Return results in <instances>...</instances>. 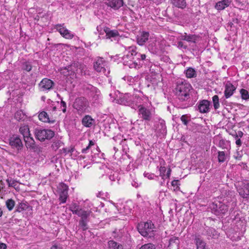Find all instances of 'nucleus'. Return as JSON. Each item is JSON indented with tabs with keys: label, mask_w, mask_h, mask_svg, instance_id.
Masks as SVG:
<instances>
[{
	"label": "nucleus",
	"mask_w": 249,
	"mask_h": 249,
	"mask_svg": "<svg viewBox=\"0 0 249 249\" xmlns=\"http://www.w3.org/2000/svg\"><path fill=\"white\" fill-rule=\"evenodd\" d=\"M191 85L185 80H178L176 83L175 92L178 99L181 101H187L190 98V91Z\"/></svg>",
	"instance_id": "1"
},
{
	"label": "nucleus",
	"mask_w": 249,
	"mask_h": 249,
	"mask_svg": "<svg viewBox=\"0 0 249 249\" xmlns=\"http://www.w3.org/2000/svg\"><path fill=\"white\" fill-rule=\"evenodd\" d=\"M126 53L122 57L124 65L128 66L130 68H136L140 65L137 61L136 55L137 54V47L134 46L125 47Z\"/></svg>",
	"instance_id": "2"
},
{
	"label": "nucleus",
	"mask_w": 249,
	"mask_h": 249,
	"mask_svg": "<svg viewBox=\"0 0 249 249\" xmlns=\"http://www.w3.org/2000/svg\"><path fill=\"white\" fill-rule=\"evenodd\" d=\"M137 228L140 233L144 237H151L154 235L155 226L151 221L141 222Z\"/></svg>",
	"instance_id": "3"
},
{
	"label": "nucleus",
	"mask_w": 249,
	"mask_h": 249,
	"mask_svg": "<svg viewBox=\"0 0 249 249\" xmlns=\"http://www.w3.org/2000/svg\"><path fill=\"white\" fill-rule=\"evenodd\" d=\"M34 134L36 138L41 142L45 140H50L54 136V132L51 129L36 128L35 129Z\"/></svg>",
	"instance_id": "4"
},
{
	"label": "nucleus",
	"mask_w": 249,
	"mask_h": 249,
	"mask_svg": "<svg viewBox=\"0 0 249 249\" xmlns=\"http://www.w3.org/2000/svg\"><path fill=\"white\" fill-rule=\"evenodd\" d=\"M93 67L96 71L103 73L105 75L107 76L109 73L110 70L107 66V62L102 57L97 58L94 63Z\"/></svg>",
	"instance_id": "5"
},
{
	"label": "nucleus",
	"mask_w": 249,
	"mask_h": 249,
	"mask_svg": "<svg viewBox=\"0 0 249 249\" xmlns=\"http://www.w3.org/2000/svg\"><path fill=\"white\" fill-rule=\"evenodd\" d=\"M210 208L216 215L225 214L228 210L227 206L220 201L212 203L210 205Z\"/></svg>",
	"instance_id": "6"
},
{
	"label": "nucleus",
	"mask_w": 249,
	"mask_h": 249,
	"mask_svg": "<svg viewBox=\"0 0 249 249\" xmlns=\"http://www.w3.org/2000/svg\"><path fill=\"white\" fill-rule=\"evenodd\" d=\"M88 106V102L84 97L77 98L73 104V107L79 113L84 112Z\"/></svg>",
	"instance_id": "7"
},
{
	"label": "nucleus",
	"mask_w": 249,
	"mask_h": 249,
	"mask_svg": "<svg viewBox=\"0 0 249 249\" xmlns=\"http://www.w3.org/2000/svg\"><path fill=\"white\" fill-rule=\"evenodd\" d=\"M138 113L139 115H141V118L144 121H150L152 119L151 111L142 106H139Z\"/></svg>",
	"instance_id": "8"
},
{
	"label": "nucleus",
	"mask_w": 249,
	"mask_h": 249,
	"mask_svg": "<svg viewBox=\"0 0 249 249\" xmlns=\"http://www.w3.org/2000/svg\"><path fill=\"white\" fill-rule=\"evenodd\" d=\"M54 83L48 78H44L39 84V89L42 91H47L52 89L54 86Z\"/></svg>",
	"instance_id": "9"
},
{
	"label": "nucleus",
	"mask_w": 249,
	"mask_h": 249,
	"mask_svg": "<svg viewBox=\"0 0 249 249\" xmlns=\"http://www.w3.org/2000/svg\"><path fill=\"white\" fill-rule=\"evenodd\" d=\"M179 38L182 40H185L189 43H196L199 40V36L193 34H188L186 33L181 34Z\"/></svg>",
	"instance_id": "10"
},
{
	"label": "nucleus",
	"mask_w": 249,
	"mask_h": 249,
	"mask_svg": "<svg viewBox=\"0 0 249 249\" xmlns=\"http://www.w3.org/2000/svg\"><path fill=\"white\" fill-rule=\"evenodd\" d=\"M9 144L17 150L21 149L23 147V144L20 138L18 136H13L9 139Z\"/></svg>",
	"instance_id": "11"
},
{
	"label": "nucleus",
	"mask_w": 249,
	"mask_h": 249,
	"mask_svg": "<svg viewBox=\"0 0 249 249\" xmlns=\"http://www.w3.org/2000/svg\"><path fill=\"white\" fill-rule=\"evenodd\" d=\"M56 30L60 33L61 35L67 39H71L73 37V35L71 32L63 27V24H58L56 26Z\"/></svg>",
	"instance_id": "12"
},
{
	"label": "nucleus",
	"mask_w": 249,
	"mask_h": 249,
	"mask_svg": "<svg viewBox=\"0 0 249 249\" xmlns=\"http://www.w3.org/2000/svg\"><path fill=\"white\" fill-rule=\"evenodd\" d=\"M210 102L207 100L199 101L197 105V109L201 113H205L210 111Z\"/></svg>",
	"instance_id": "13"
},
{
	"label": "nucleus",
	"mask_w": 249,
	"mask_h": 249,
	"mask_svg": "<svg viewBox=\"0 0 249 249\" xmlns=\"http://www.w3.org/2000/svg\"><path fill=\"white\" fill-rule=\"evenodd\" d=\"M155 127L156 131L161 134H165L166 133V126L165 121L161 119H159L158 123L155 125Z\"/></svg>",
	"instance_id": "14"
},
{
	"label": "nucleus",
	"mask_w": 249,
	"mask_h": 249,
	"mask_svg": "<svg viewBox=\"0 0 249 249\" xmlns=\"http://www.w3.org/2000/svg\"><path fill=\"white\" fill-rule=\"evenodd\" d=\"M149 34L147 32H143L140 36L137 37V42L140 45L142 46L148 40Z\"/></svg>",
	"instance_id": "15"
},
{
	"label": "nucleus",
	"mask_w": 249,
	"mask_h": 249,
	"mask_svg": "<svg viewBox=\"0 0 249 249\" xmlns=\"http://www.w3.org/2000/svg\"><path fill=\"white\" fill-rule=\"evenodd\" d=\"M236 88L231 83H227L225 86L224 91L225 96L226 98L230 97L235 90Z\"/></svg>",
	"instance_id": "16"
},
{
	"label": "nucleus",
	"mask_w": 249,
	"mask_h": 249,
	"mask_svg": "<svg viewBox=\"0 0 249 249\" xmlns=\"http://www.w3.org/2000/svg\"><path fill=\"white\" fill-rule=\"evenodd\" d=\"M133 98V97H129L128 94H125L120 99V104L125 106L132 107L134 105L132 100Z\"/></svg>",
	"instance_id": "17"
},
{
	"label": "nucleus",
	"mask_w": 249,
	"mask_h": 249,
	"mask_svg": "<svg viewBox=\"0 0 249 249\" xmlns=\"http://www.w3.org/2000/svg\"><path fill=\"white\" fill-rule=\"evenodd\" d=\"M231 2V0H221L216 3L215 8L218 11L222 10L228 7Z\"/></svg>",
	"instance_id": "18"
},
{
	"label": "nucleus",
	"mask_w": 249,
	"mask_h": 249,
	"mask_svg": "<svg viewBox=\"0 0 249 249\" xmlns=\"http://www.w3.org/2000/svg\"><path fill=\"white\" fill-rule=\"evenodd\" d=\"M237 191L238 192L240 196L243 198L249 197V183L243 188H237Z\"/></svg>",
	"instance_id": "19"
},
{
	"label": "nucleus",
	"mask_w": 249,
	"mask_h": 249,
	"mask_svg": "<svg viewBox=\"0 0 249 249\" xmlns=\"http://www.w3.org/2000/svg\"><path fill=\"white\" fill-rule=\"evenodd\" d=\"M124 4L123 0H111L107 5L112 8L117 10L122 6Z\"/></svg>",
	"instance_id": "20"
},
{
	"label": "nucleus",
	"mask_w": 249,
	"mask_h": 249,
	"mask_svg": "<svg viewBox=\"0 0 249 249\" xmlns=\"http://www.w3.org/2000/svg\"><path fill=\"white\" fill-rule=\"evenodd\" d=\"M26 146L27 148L35 150L36 149V146L35 144V142L32 137L30 136L24 138Z\"/></svg>",
	"instance_id": "21"
},
{
	"label": "nucleus",
	"mask_w": 249,
	"mask_h": 249,
	"mask_svg": "<svg viewBox=\"0 0 249 249\" xmlns=\"http://www.w3.org/2000/svg\"><path fill=\"white\" fill-rule=\"evenodd\" d=\"M82 123L84 126L90 127L94 124L95 121L90 116L86 115L83 118Z\"/></svg>",
	"instance_id": "22"
},
{
	"label": "nucleus",
	"mask_w": 249,
	"mask_h": 249,
	"mask_svg": "<svg viewBox=\"0 0 249 249\" xmlns=\"http://www.w3.org/2000/svg\"><path fill=\"white\" fill-rule=\"evenodd\" d=\"M195 241L196 246V249H208L205 242L199 236H196Z\"/></svg>",
	"instance_id": "23"
},
{
	"label": "nucleus",
	"mask_w": 249,
	"mask_h": 249,
	"mask_svg": "<svg viewBox=\"0 0 249 249\" xmlns=\"http://www.w3.org/2000/svg\"><path fill=\"white\" fill-rule=\"evenodd\" d=\"M148 43V45L147 46L148 50L153 53H157L158 49L156 46V40L150 38Z\"/></svg>",
	"instance_id": "24"
},
{
	"label": "nucleus",
	"mask_w": 249,
	"mask_h": 249,
	"mask_svg": "<svg viewBox=\"0 0 249 249\" xmlns=\"http://www.w3.org/2000/svg\"><path fill=\"white\" fill-rule=\"evenodd\" d=\"M38 119L40 121L44 123H53L54 122L53 120L51 121L50 120L48 114L45 111H42L39 113Z\"/></svg>",
	"instance_id": "25"
},
{
	"label": "nucleus",
	"mask_w": 249,
	"mask_h": 249,
	"mask_svg": "<svg viewBox=\"0 0 249 249\" xmlns=\"http://www.w3.org/2000/svg\"><path fill=\"white\" fill-rule=\"evenodd\" d=\"M104 31L106 34L107 38L116 37L119 36L118 32L116 30H111L109 28L105 27Z\"/></svg>",
	"instance_id": "26"
},
{
	"label": "nucleus",
	"mask_w": 249,
	"mask_h": 249,
	"mask_svg": "<svg viewBox=\"0 0 249 249\" xmlns=\"http://www.w3.org/2000/svg\"><path fill=\"white\" fill-rule=\"evenodd\" d=\"M172 3L175 6L181 9H184L186 7L185 0H172Z\"/></svg>",
	"instance_id": "27"
},
{
	"label": "nucleus",
	"mask_w": 249,
	"mask_h": 249,
	"mask_svg": "<svg viewBox=\"0 0 249 249\" xmlns=\"http://www.w3.org/2000/svg\"><path fill=\"white\" fill-rule=\"evenodd\" d=\"M108 249H123V246L119 243L113 240L108 242Z\"/></svg>",
	"instance_id": "28"
},
{
	"label": "nucleus",
	"mask_w": 249,
	"mask_h": 249,
	"mask_svg": "<svg viewBox=\"0 0 249 249\" xmlns=\"http://www.w3.org/2000/svg\"><path fill=\"white\" fill-rule=\"evenodd\" d=\"M7 183H8V186L10 187L14 188L16 190H19V187L18 185V182L17 181L13 179L12 178H7L6 180Z\"/></svg>",
	"instance_id": "29"
},
{
	"label": "nucleus",
	"mask_w": 249,
	"mask_h": 249,
	"mask_svg": "<svg viewBox=\"0 0 249 249\" xmlns=\"http://www.w3.org/2000/svg\"><path fill=\"white\" fill-rule=\"evenodd\" d=\"M19 131L23 135L24 138H25L30 135L28 126L24 125L20 127Z\"/></svg>",
	"instance_id": "30"
},
{
	"label": "nucleus",
	"mask_w": 249,
	"mask_h": 249,
	"mask_svg": "<svg viewBox=\"0 0 249 249\" xmlns=\"http://www.w3.org/2000/svg\"><path fill=\"white\" fill-rule=\"evenodd\" d=\"M185 74L187 78H193L195 77L196 75V71L194 69L192 68H189L185 71Z\"/></svg>",
	"instance_id": "31"
},
{
	"label": "nucleus",
	"mask_w": 249,
	"mask_h": 249,
	"mask_svg": "<svg viewBox=\"0 0 249 249\" xmlns=\"http://www.w3.org/2000/svg\"><path fill=\"white\" fill-rule=\"evenodd\" d=\"M89 211H85L82 209L80 210V211L77 214V215L81 217V219H87L89 215Z\"/></svg>",
	"instance_id": "32"
},
{
	"label": "nucleus",
	"mask_w": 249,
	"mask_h": 249,
	"mask_svg": "<svg viewBox=\"0 0 249 249\" xmlns=\"http://www.w3.org/2000/svg\"><path fill=\"white\" fill-rule=\"evenodd\" d=\"M15 205V201L12 199H8L6 201V206L9 211L13 210Z\"/></svg>",
	"instance_id": "33"
},
{
	"label": "nucleus",
	"mask_w": 249,
	"mask_h": 249,
	"mask_svg": "<svg viewBox=\"0 0 249 249\" xmlns=\"http://www.w3.org/2000/svg\"><path fill=\"white\" fill-rule=\"evenodd\" d=\"M81 208L79 207V205H78L76 203H72L70 207V210L72 212L73 214H77Z\"/></svg>",
	"instance_id": "34"
},
{
	"label": "nucleus",
	"mask_w": 249,
	"mask_h": 249,
	"mask_svg": "<svg viewBox=\"0 0 249 249\" xmlns=\"http://www.w3.org/2000/svg\"><path fill=\"white\" fill-rule=\"evenodd\" d=\"M59 200L62 203H65L68 197V192H60Z\"/></svg>",
	"instance_id": "35"
},
{
	"label": "nucleus",
	"mask_w": 249,
	"mask_h": 249,
	"mask_svg": "<svg viewBox=\"0 0 249 249\" xmlns=\"http://www.w3.org/2000/svg\"><path fill=\"white\" fill-rule=\"evenodd\" d=\"M213 107L215 109H217L219 107L220 105L219 102V97L217 95H215L213 97Z\"/></svg>",
	"instance_id": "36"
},
{
	"label": "nucleus",
	"mask_w": 249,
	"mask_h": 249,
	"mask_svg": "<svg viewBox=\"0 0 249 249\" xmlns=\"http://www.w3.org/2000/svg\"><path fill=\"white\" fill-rule=\"evenodd\" d=\"M15 118L18 121H20L24 120L25 118V116L21 111H18L15 113Z\"/></svg>",
	"instance_id": "37"
},
{
	"label": "nucleus",
	"mask_w": 249,
	"mask_h": 249,
	"mask_svg": "<svg viewBox=\"0 0 249 249\" xmlns=\"http://www.w3.org/2000/svg\"><path fill=\"white\" fill-rule=\"evenodd\" d=\"M207 235L211 238H214L216 235L215 230L212 228H209L207 230Z\"/></svg>",
	"instance_id": "38"
},
{
	"label": "nucleus",
	"mask_w": 249,
	"mask_h": 249,
	"mask_svg": "<svg viewBox=\"0 0 249 249\" xmlns=\"http://www.w3.org/2000/svg\"><path fill=\"white\" fill-rule=\"evenodd\" d=\"M226 159L225 153L224 151H220L218 152V160L219 162H223Z\"/></svg>",
	"instance_id": "39"
},
{
	"label": "nucleus",
	"mask_w": 249,
	"mask_h": 249,
	"mask_svg": "<svg viewBox=\"0 0 249 249\" xmlns=\"http://www.w3.org/2000/svg\"><path fill=\"white\" fill-rule=\"evenodd\" d=\"M79 226L83 231L86 230L88 229L87 219H81L79 221Z\"/></svg>",
	"instance_id": "40"
},
{
	"label": "nucleus",
	"mask_w": 249,
	"mask_h": 249,
	"mask_svg": "<svg viewBox=\"0 0 249 249\" xmlns=\"http://www.w3.org/2000/svg\"><path fill=\"white\" fill-rule=\"evenodd\" d=\"M241 97L243 99L247 100L249 98V94L248 91L245 89H241L240 90Z\"/></svg>",
	"instance_id": "41"
},
{
	"label": "nucleus",
	"mask_w": 249,
	"mask_h": 249,
	"mask_svg": "<svg viewBox=\"0 0 249 249\" xmlns=\"http://www.w3.org/2000/svg\"><path fill=\"white\" fill-rule=\"evenodd\" d=\"M136 58L137 60V61L138 62L139 64H140V61L141 60L142 61L145 59L146 58V55L144 54H141L140 53H138L137 52V54L136 55Z\"/></svg>",
	"instance_id": "42"
},
{
	"label": "nucleus",
	"mask_w": 249,
	"mask_h": 249,
	"mask_svg": "<svg viewBox=\"0 0 249 249\" xmlns=\"http://www.w3.org/2000/svg\"><path fill=\"white\" fill-rule=\"evenodd\" d=\"M140 249H156V247L152 243H147L142 245Z\"/></svg>",
	"instance_id": "43"
},
{
	"label": "nucleus",
	"mask_w": 249,
	"mask_h": 249,
	"mask_svg": "<svg viewBox=\"0 0 249 249\" xmlns=\"http://www.w3.org/2000/svg\"><path fill=\"white\" fill-rule=\"evenodd\" d=\"M59 189L60 192H67L68 191V186L64 183L59 184Z\"/></svg>",
	"instance_id": "44"
},
{
	"label": "nucleus",
	"mask_w": 249,
	"mask_h": 249,
	"mask_svg": "<svg viewBox=\"0 0 249 249\" xmlns=\"http://www.w3.org/2000/svg\"><path fill=\"white\" fill-rule=\"evenodd\" d=\"M62 143L60 141H56L52 144V147L54 150H56L61 146Z\"/></svg>",
	"instance_id": "45"
},
{
	"label": "nucleus",
	"mask_w": 249,
	"mask_h": 249,
	"mask_svg": "<svg viewBox=\"0 0 249 249\" xmlns=\"http://www.w3.org/2000/svg\"><path fill=\"white\" fill-rule=\"evenodd\" d=\"M179 239L177 237H173L169 240L170 245L175 243L176 245L178 246L179 244Z\"/></svg>",
	"instance_id": "46"
},
{
	"label": "nucleus",
	"mask_w": 249,
	"mask_h": 249,
	"mask_svg": "<svg viewBox=\"0 0 249 249\" xmlns=\"http://www.w3.org/2000/svg\"><path fill=\"white\" fill-rule=\"evenodd\" d=\"M177 47L178 49H187L188 47L186 45L184 44V43L181 41H178L177 44Z\"/></svg>",
	"instance_id": "47"
},
{
	"label": "nucleus",
	"mask_w": 249,
	"mask_h": 249,
	"mask_svg": "<svg viewBox=\"0 0 249 249\" xmlns=\"http://www.w3.org/2000/svg\"><path fill=\"white\" fill-rule=\"evenodd\" d=\"M32 68V66L29 63L25 62L23 65V69L27 71H30Z\"/></svg>",
	"instance_id": "48"
},
{
	"label": "nucleus",
	"mask_w": 249,
	"mask_h": 249,
	"mask_svg": "<svg viewBox=\"0 0 249 249\" xmlns=\"http://www.w3.org/2000/svg\"><path fill=\"white\" fill-rule=\"evenodd\" d=\"M25 208H26V205L25 204L20 203L18 205V206L17 209V211L18 212H20L22 211L25 210Z\"/></svg>",
	"instance_id": "49"
},
{
	"label": "nucleus",
	"mask_w": 249,
	"mask_h": 249,
	"mask_svg": "<svg viewBox=\"0 0 249 249\" xmlns=\"http://www.w3.org/2000/svg\"><path fill=\"white\" fill-rule=\"evenodd\" d=\"M181 121L184 124L187 125L188 123V121L187 119V116L186 115H183L180 118Z\"/></svg>",
	"instance_id": "50"
},
{
	"label": "nucleus",
	"mask_w": 249,
	"mask_h": 249,
	"mask_svg": "<svg viewBox=\"0 0 249 249\" xmlns=\"http://www.w3.org/2000/svg\"><path fill=\"white\" fill-rule=\"evenodd\" d=\"M124 80H127L128 83L130 85L134 82V79L131 76H127L124 77Z\"/></svg>",
	"instance_id": "51"
},
{
	"label": "nucleus",
	"mask_w": 249,
	"mask_h": 249,
	"mask_svg": "<svg viewBox=\"0 0 249 249\" xmlns=\"http://www.w3.org/2000/svg\"><path fill=\"white\" fill-rule=\"evenodd\" d=\"M144 176L145 177L149 179H153L154 177V175L153 174H151L149 173H144Z\"/></svg>",
	"instance_id": "52"
},
{
	"label": "nucleus",
	"mask_w": 249,
	"mask_h": 249,
	"mask_svg": "<svg viewBox=\"0 0 249 249\" xmlns=\"http://www.w3.org/2000/svg\"><path fill=\"white\" fill-rule=\"evenodd\" d=\"M166 171V168L165 167H160V176L164 175V173Z\"/></svg>",
	"instance_id": "53"
},
{
	"label": "nucleus",
	"mask_w": 249,
	"mask_h": 249,
	"mask_svg": "<svg viewBox=\"0 0 249 249\" xmlns=\"http://www.w3.org/2000/svg\"><path fill=\"white\" fill-rule=\"evenodd\" d=\"M61 105L63 107V108L62 109L63 112H65L66 111V103L64 101H62L61 102Z\"/></svg>",
	"instance_id": "54"
},
{
	"label": "nucleus",
	"mask_w": 249,
	"mask_h": 249,
	"mask_svg": "<svg viewBox=\"0 0 249 249\" xmlns=\"http://www.w3.org/2000/svg\"><path fill=\"white\" fill-rule=\"evenodd\" d=\"M50 249H61V247L60 245L54 244L53 245V246Z\"/></svg>",
	"instance_id": "55"
},
{
	"label": "nucleus",
	"mask_w": 249,
	"mask_h": 249,
	"mask_svg": "<svg viewBox=\"0 0 249 249\" xmlns=\"http://www.w3.org/2000/svg\"><path fill=\"white\" fill-rule=\"evenodd\" d=\"M236 137H238L240 138H241L244 135L243 133L241 131H238L237 133H236Z\"/></svg>",
	"instance_id": "56"
},
{
	"label": "nucleus",
	"mask_w": 249,
	"mask_h": 249,
	"mask_svg": "<svg viewBox=\"0 0 249 249\" xmlns=\"http://www.w3.org/2000/svg\"><path fill=\"white\" fill-rule=\"evenodd\" d=\"M241 138L240 139H238L237 140H236V142H235V143L238 146H241L242 145V142L240 140Z\"/></svg>",
	"instance_id": "57"
},
{
	"label": "nucleus",
	"mask_w": 249,
	"mask_h": 249,
	"mask_svg": "<svg viewBox=\"0 0 249 249\" xmlns=\"http://www.w3.org/2000/svg\"><path fill=\"white\" fill-rule=\"evenodd\" d=\"M63 150H64V152L66 154H67V153H72L73 152V148H71V149H69L67 150V149L64 148V149H63Z\"/></svg>",
	"instance_id": "58"
},
{
	"label": "nucleus",
	"mask_w": 249,
	"mask_h": 249,
	"mask_svg": "<svg viewBox=\"0 0 249 249\" xmlns=\"http://www.w3.org/2000/svg\"><path fill=\"white\" fill-rule=\"evenodd\" d=\"M171 184H172V185L173 186H178V180H174L172 181Z\"/></svg>",
	"instance_id": "59"
},
{
	"label": "nucleus",
	"mask_w": 249,
	"mask_h": 249,
	"mask_svg": "<svg viewBox=\"0 0 249 249\" xmlns=\"http://www.w3.org/2000/svg\"><path fill=\"white\" fill-rule=\"evenodd\" d=\"M89 148H90V147H89V146L88 145L85 148H83L82 150V152L83 153H87V150H88Z\"/></svg>",
	"instance_id": "60"
},
{
	"label": "nucleus",
	"mask_w": 249,
	"mask_h": 249,
	"mask_svg": "<svg viewBox=\"0 0 249 249\" xmlns=\"http://www.w3.org/2000/svg\"><path fill=\"white\" fill-rule=\"evenodd\" d=\"M6 245L4 243H0V249H6Z\"/></svg>",
	"instance_id": "61"
},
{
	"label": "nucleus",
	"mask_w": 249,
	"mask_h": 249,
	"mask_svg": "<svg viewBox=\"0 0 249 249\" xmlns=\"http://www.w3.org/2000/svg\"><path fill=\"white\" fill-rule=\"evenodd\" d=\"M231 135L233 137V138L235 139L236 141L238 139H240L239 137H236V133L235 134H231Z\"/></svg>",
	"instance_id": "62"
},
{
	"label": "nucleus",
	"mask_w": 249,
	"mask_h": 249,
	"mask_svg": "<svg viewBox=\"0 0 249 249\" xmlns=\"http://www.w3.org/2000/svg\"><path fill=\"white\" fill-rule=\"evenodd\" d=\"M94 142L92 141H89V146L90 147L92 145H94Z\"/></svg>",
	"instance_id": "63"
},
{
	"label": "nucleus",
	"mask_w": 249,
	"mask_h": 249,
	"mask_svg": "<svg viewBox=\"0 0 249 249\" xmlns=\"http://www.w3.org/2000/svg\"><path fill=\"white\" fill-rule=\"evenodd\" d=\"M155 3H159L160 2H161L162 0H151Z\"/></svg>",
	"instance_id": "64"
}]
</instances>
